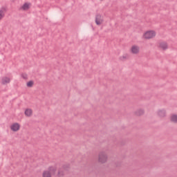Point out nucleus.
I'll use <instances>...</instances> for the list:
<instances>
[{
	"mask_svg": "<svg viewBox=\"0 0 177 177\" xmlns=\"http://www.w3.org/2000/svg\"><path fill=\"white\" fill-rule=\"evenodd\" d=\"M57 172V167L49 166L47 169L42 171L41 177H53L56 176Z\"/></svg>",
	"mask_w": 177,
	"mask_h": 177,
	"instance_id": "f257e3e1",
	"label": "nucleus"
},
{
	"mask_svg": "<svg viewBox=\"0 0 177 177\" xmlns=\"http://www.w3.org/2000/svg\"><path fill=\"white\" fill-rule=\"evenodd\" d=\"M157 37V32L153 29L145 30L142 34V39L149 40L153 39Z\"/></svg>",
	"mask_w": 177,
	"mask_h": 177,
	"instance_id": "f03ea898",
	"label": "nucleus"
},
{
	"mask_svg": "<svg viewBox=\"0 0 177 177\" xmlns=\"http://www.w3.org/2000/svg\"><path fill=\"white\" fill-rule=\"evenodd\" d=\"M95 23L96 26H103L104 24V16L102 14H97L95 18Z\"/></svg>",
	"mask_w": 177,
	"mask_h": 177,
	"instance_id": "7ed1b4c3",
	"label": "nucleus"
},
{
	"mask_svg": "<svg viewBox=\"0 0 177 177\" xmlns=\"http://www.w3.org/2000/svg\"><path fill=\"white\" fill-rule=\"evenodd\" d=\"M109 160V156L106 153L102 152L98 155L97 161L99 164H106Z\"/></svg>",
	"mask_w": 177,
	"mask_h": 177,
	"instance_id": "20e7f679",
	"label": "nucleus"
},
{
	"mask_svg": "<svg viewBox=\"0 0 177 177\" xmlns=\"http://www.w3.org/2000/svg\"><path fill=\"white\" fill-rule=\"evenodd\" d=\"M129 52L131 55H139L140 53V47L137 44L131 45Z\"/></svg>",
	"mask_w": 177,
	"mask_h": 177,
	"instance_id": "39448f33",
	"label": "nucleus"
},
{
	"mask_svg": "<svg viewBox=\"0 0 177 177\" xmlns=\"http://www.w3.org/2000/svg\"><path fill=\"white\" fill-rule=\"evenodd\" d=\"M21 128V125L19 122H13L10 125V129L12 132H19Z\"/></svg>",
	"mask_w": 177,
	"mask_h": 177,
	"instance_id": "423d86ee",
	"label": "nucleus"
},
{
	"mask_svg": "<svg viewBox=\"0 0 177 177\" xmlns=\"http://www.w3.org/2000/svg\"><path fill=\"white\" fill-rule=\"evenodd\" d=\"M31 6L32 4L30 2H25L20 6L19 10H21L22 12H28V10H30V9H31Z\"/></svg>",
	"mask_w": 177,
	"mask_h": 177,
	"instance_id": "0eeeda50",
	"label": "nucleus"
},
{
	"mask_svg": "<svg viewBox=\"0 0 177 177\" xmlns=\"http://www.w3.org/2000/svg\"><path fill=\"white\" fill-rule=\"evenodd\" d=\"M33 111L32 109L30 108H26L24 110V115L26 116L28 118L30 117H32Z\"/></svg>",
	"mask_w": 177,
	"mask_h": 177,
	"instance_id": "6e6552de",
	"label": "nucleus"
},
{
	"mask_svg": "<svg viewBox=\"0 0 177 177\" xmlns=\"http://www.w3.org/2000/svg\"><path fill=\"white\" fill-rule=\"evenodd\" d=\"M157 114L160 118H164V117H167V111L165 109H159L157 111Z\"/></svg>",
	"mask_w": 177,
	"mask_h": 177,
	"instance_id": "1a4fd4ad",
	"label": "nucleus"
},
{
	"mask_svg": "<svg viewBox=\"0 0 177 177\" xmlns=\"http://www.w3.org/2000/svg\"><path fill=\"white\" fill-rule=\"evenodd\" d=\"M1 83L2 85H8V84L10 83V77H3L1 78Z\"/></svg>",
	"mask_w": 177,
	"mask_h": 177,
	"instance_id": "9d476101",
	"label": "nucleus"
},
{
	"mask_svg": "<svg viewBox=\"0 0 177 177\" xmlns=\"http://www.w3.org/2000/svg\"><path fill=\"white\" fill-rule=\"evenodd\" d=\"M6 13V8L1 7L0 8V21L3 20V17H5Z\"/></svg>",
	"mask_w": 177,
	"mask_h": 177,
	"instance_id": "9b49d317",
	"label": "nucleus"
},
{
	"mask_svg": "<svg viewBox=\"0 0 177 177\" xmlns=\"http://www.w3.org/2000/svg\"><path fill=\"white\" fill-rule=\"evenodd\" d=\"M159 48L162 50H167L168 49V43L162 41L159 44Z\"/></svg>",
	"mask_w": 177,
	"mask_h": 177,
	"instance_id": "f8f14e48",
	"label": "nucleus"
},
{
	"mask_svg": "<svg viewBox=\"0 0 177 177\" xmlns=\"http://www.w3.org/2000/svg\"><path fill=\"white\" fill-rule=\"evenodd\" d=\"M169 120L171 122H174V124H177V115L173 113L170 115Z\"/></svg>",
	"mask_w": 177,
	"mask_h": 177,
	"instance_id": "ddd939ff",
	"label": "nucleus"
},
{
	"mask_svg": "<svg viewBox=\"0 0 177 177\" xmlns=\"http://www.w3.org/2000/svg\"><path fill=\"white\" fill-rule=\"evenodd\" d=\"M55 175H57V176H58V177H63V176H64V171H63L62 169H59L57 171V172H56Z\"/></svg>",
	"mask_w": 177,
	"mask_h": 177,
	"instance_id": "4468645a",
	"label": "nucleus"
},
{
	"mask_svg": "<svg viewBox=\"0 0 177 177\" xmlns=\"http://www.w3.org/2000/svg\"><path fill=\"white\" fill-rule=\"evenodd\" d=\"M143 114H145V109H140L136 112V115L138 116L143 115Z\"/></svg>",
	"mask_w": 177,
	"mask_h": 177,
	"instance_id": "2eb2a0df",
	"label": "nucleus"
},
{
	"mask_svg": "<svg viewBox=\"0 0 177 177\" xmlns=\"http://www.w3.org/2000/svg\"><path fill=\"white\" fill-rule=\"evenodd\" d=\"M26 86L28 88H32L34 86V81L33 80H30L26 82Z\"/></svg>",
	"mask_w": 177,
	"mask_h": 177,
	"instance_id": "dca6fc26",
	"label": "nucleus"
},
{
	"mask_svg": "<svg viewBox=\"0 0 177 177\" xmlns=\"http://www.w3.org/2000/svg\"><path fill=\"white\" fill-rule=\"evenodd\" d=\"M21 77L24 78V80H27V78H28V75L26 73H22Z\"/></svg>",
	"mask_w": 177,
	"mask_h": 177,
	"instance_id": "f3484780",
	"label": "nucleus"
},
{
	"mask_svg": "<svg viewBox=\"0 0 177 177\" xmlns=\"http://www.w3.org/2000/svg\"><path fill=\"white\" fill-rule=\"evenodd\" d=\"M121 59H128V55H124L121 57Z\"/></svg>",
	"mask_w": 177,
	"mask_h": 177,
	"instance_id": "a211bd4d",
	"label": "nucleus"
},
{
	"mask_svg": "<svg viewBox=\"0 0 177 177\" xmlns=\"http://www.w3.org/2000/svg\"><path fill=\"white\" fill-rule=\"evenodd\" d=\"M100 2H104V1H106V0H99Z\"/></svg>",
	"mask_w": 177,
	"mask_h": 177,
	"instance_id": "6ab92c4d",
	"label": "nucleus"
},
{
	"mask_svg": "<svg viewBox=\"0 0 177 177\" xmlns=\"http://www.w3.org/2000/svg\"><path fill=\"white\" fill-rule=\"evenodd\" d=\"M12 2H15V0H12Z\"/></svg>",
	"mask_w": 177,
	"mask_h": 177,
	"instance_id": "aec40b11",
	"label": "nucleus"
}]
</instances>
